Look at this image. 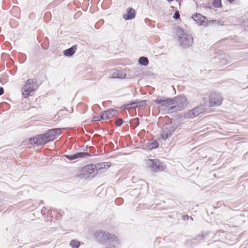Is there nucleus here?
Listing matches in <instances>:
<instances>
[{
  "instance_id": "obj_1",
  "label": "nucleus",
  "mask_w": 248,
  "mask_h": 248,
  "mask_svg": "<svg viewBox=\"0 0 248 248\" xmlns=\"http://www.w3.org/2000/svg\"><path fill=\"white\" fill-rule=\"evenodd\" d=\"M223 97L218 92H213L208 96L209 105L210 107H216L221 106L223 102Z\"/></svg>"
},
{
  "instance_id": "obj_2",
  "label": "nucleus",
  "mask_w": 248,
  "mask_h": 248,
  "mask_svg": "<svg viewBox=\"0 0 248 248\" xmlns=\"http://www.w3.org/2000/svg\"><path fill=\"white\" fill-rule=\"evenodd\" d=\"M37 88V85L35 82L32 80H28L22 88V95L25 97L31 95Z\"/></svg>"
},
{
  "instance_id": "obj_3",
  "label": "nucleus",
  "mask_w": 248,
  "mask_h": 248,
  "mask_svg": "<svg viewBox=\"0 0 248 248\" xmlns=\"http://www.w3.org/2000/svg\"><path fill=\"white\" fill-rule=\"evenodd\" d=\"M61 130L60 129H53L49 130L46 134L41 136L42 140L45 143L56 139L60 135Z\"/></svg>"
},
{
  "instance_id": "obj_4",
  "label": "nucleus",
  "mask_w": 248,
  "mask_h": 248,
  "mask_svg": "<svg viewBox=\"0 0 248 248\" xmlns=\"http://www.w3.org/2000/svg\"><path fill=\"white\" fill-rule=\"evenodd\" d=\"M179 34L181 36L179 37V42L181 45L190 46L193 44L192 37L188 34L184 32L183 31L180 30L179 31Z\"/></svg>"
},
{
  "instance_id": "obj_5",
  "label": "nucleus",
  "mask_w": 248,
  "mask_h": 248,
  "mask_svg": "<svg viewBox=\"0 0 248 248\" xmlns=\"http://www.w3.org/2000/svg\"><path fill=\"white\" fill-rule=\"evenodd\" d=\"M156 103L159 105V107L161 109H169L172 108L173 102L172 100H161L157 99L155 100Z\"/></svg>"
},
{
  "instance_id": "obj_6",
  "label": "nucleus",
  "mask_w": 248,
  "mask_h": 248,
  "mask_svg": "<svg viewBox=\"0 0 248 248\" xmlns=\"http://www.w3.org/2000/svg\"><path fill=\"white\" fill-rule=\"evenodd\" d=\"M192 18L193 20L199 25L206 26L208 25V23L205 21V17L200 14H194Z\"/></svg>"
},
{
  "instance_id": "obj_7",
  "label": "nucleus",
  "mask_w": 248,
  "mask_h": 248,
  "mask_svg": "<svg viewBox=\"0 0 248 248\" xmlns=\"http://www.w3.org/2000/svg\"><path fill=\"white\" fill-rule=\"evenodd\" d=\"M204 111V108L202 107H197L192 110H189L187 115L188 118H194L198 116L200 114Z\"/></svg>"
},
{
  "instance_id": "obj_8",
  "label": "nucleus",
  "mask_w": 248,
  "mask_h": 248,
  "mask_svg": "<svg viewBox=\"0 0 248 248\" xmlns=\"http://www.w3.org/2000/svg\"><path fill=\"white\" fill-rule=\"evenodd\" d=\"M116 114V111L113 109H110L104 111L101 115L102 120H106L111 118Z\"/></svg>"
},
{
  "instance_id": "obj_9",
  "label": "nucleus",
  "mask_w": 248,
  "mask_h": 248,
  "mask_svg": "<svg viewBox=\"0 0 248 248\" xmlns=\"http://www.w3.org/2000/svg\"><path fill=\"white\" fill-rule=\"evenodd\" d=\"M135 12L134 10L129 8L127 10L126 13L124 15V18L125 20H130L135 17Z\"/></svg>"
},
{
  "instance_id": "obj_10",
  "label": "nucleus",
  "mask_w": 248,
  "mask_h": 248,
  "mask_svg": "<svg viewBox=\"0 0 248 248\" xmlns=\"http://www.w3.org/2000/svg\"><path fill=\"white\" fill-rule=\"evenodd\" d=\"M82 171L84 175L92 174L94 172V167L93 165H88L83 169Z\"/></svg>"
},
{
  "instance_id": "obj_11",
  "label": "nucleus",
  "mask_w": 248,
  "mask_h": 248,
  "mask_svg": "<svg viewBox=\"0 0 248 248\" xmlns=\"http://www.w3.org/2000/svg\"><path fill=\"white\" fill-rule=\"evenodd\" d=\"M145 105V102L144 101H141L138 102L137 103H132L130 104H127L124 106V108H128L132 107V106L133 105L134 107H142Z\"/></svg>"
},
{
  "instance_id": "obj_12",
  "label": "nucleus",
  "mask_w": 248,
  "mask_h": 248,
  "mask_svg": "<svg viewBox=\"0 0 248 248\" xmlns=\"http://www.w3.org/2000/svg\"><path fill=\"white\" fill-rule=\"evenodd\" d=\"M230 62H231L229 58L228 57H225L219 61L218 64L220 66L223 67L230 64Z\"/></svg>"
},
{
  "instance_id": "obj_13",
  "label": "nucleus",
  "mask_w": 248,
  "mask_h": 248,
  "mask_svg": "<svg viewBox=\"0 0 248 248\" xmlns=\"http://www.w3.org/2000/svg\"><path fill=\"white\" fill-rule=\"evenodd\" d=\"M76 51V47L72 46L63 51V54L65 56L67 57L71 56L73 55Z\"/></svg>"
},
{
  "instance_id": "obj_14",
  "label": "nucleus",
  "mask_w": 248,
  "mask_h": 248,
  "mask_svg": "<svg viewBox=\"0 0 248 248\" xmlns=\"http://www.w3.org/2000/svg\"><path fill=\"white\" fill-rule=\"evenodd\" d=\"M85 155L89 156V154L87 153H78L71 156H69L68 157L70 160H73L77 158L83 157Z\"/></svg>"
},
{
  "instance_id": "obj_15",
  "label": "nucleus",
  "mask_w": 248,
  "mask_h": 248,
  "mask_svg": "<svg viewBox=\"0 0 248 248\" xmlns=\"http://www.w3.org/2000/svg\"><path fill=\"white\" fill-rule=\"evenodd\" d=\"M139 62L140 65L146 66L148 64V61L146 57H142L139 59Z\"/></svg>"
},
{
  "instance_id": "obj_16",
  "label": "nucleus",
  "mask_w": 248,
  "mask_h": 248,
  "mask_svg": "<svg viewBox=\"0 0 248 248\" xmlns=\"http://www.w3.org/2000/svg\"><path fill=\"white\" fill-rule=\"evenodd\" d=\"M70 246L72 248H78L80 245V243L77 240H72L70 243Z\"/></svg>"
},
{
  "instance_id": "obj_17",
  "label": "nucleus",
  "mask_w": 248,
  "mask_h": 248,
  "mask_svg": "<svg viewBox=\"0 0 248 248\" xmlns=\"http://www.w3.org/2000/svg\"><path fill=\"white\" fill-rule=\"evenodd\" d=\"M214 5L216 7H220L221 6V0H214Z\"/></svg>"
},
{
  "instance_id": "obj_18",
  "label": "nucleus",
  "mask_w": 248,
  "mask_h": 248,
  "mask_svg": "<svg viewBox=\"0 0 248 248\" xmlns=\"http://www.w3.org/2000/svg\"><path fill=\"white\" fill-rule=\"evenodd\" d=\"M102 120L101 118V116H98L95 117H93L92 119L93 122H97L100 121V120Z\"/></svg>"
},
{
  "instance_id": "obj_19",
  "label": "nucleus",
  "mask_w": 248,
  "mask_h": 248,
  "mask_svg": "<svg viewBox=\"0 0 248 248\" xmlns=\"http://www.w3.org/2000/svg\"><path fill=\"white\" fill-rule=\"evenodd\" d=\"M158 146V144L156 142H154L150 144V148H155Z\"/></svg>"
},
{
  "instance_id": "obj_20",
  "label": "nucleus",
  "mask_w": 248,
  "mask_h": 248,
  "mask_svg": "<svg viewBox=\"0 0 248 248\" xmlns=\"http://www.w3.org/2000/svg\"><path fill=\"white\" fill-rule=\"evenodd\" d=\"M123 120L121 119H119L116 122V124L118 126H120V125H122V124H123Z\"/></svg>"
},
{
  "instance_id": "obj_21",
  "label": "nucleus",
  "mask_w": 248,
  "mask_h": 248,
  "mask_svg": "<svg viewBox=\"0 0 248 248\" xmlns=\"http://www.w3.org/2000/svg\"><path fill=\"white\" fill-rule=\"evenodd\" d=\"M182 102H183V105L182 106H179V108H183L186 105V101L184 98L182 99Z\"/></svg>"
},
{
  "instance_id": "obj_22",
  "label": "nucleus",
  "mask_w": 248,
  "mask_h": 248,
  "mask_svg": "<svg viewBox=\"0 0 248 248\" xmlns=\"http://www.w3.org/2000/svg\"><path fill=\"white\" fill-rule=\"evenodd\" d=\"M180 17L179 13L177 12H176L174 15L173 16V18L174 19H178Z\"/></svg>"
},
{
  "instance_id": "obj_23",
  "label": "nucleus",
  "mask_w": 248,
  "mask_h": 248,
  "mask_svg": "<svg viewBox=\"0 0 248 248\" xmlns=\"http://www.w3.org/2000/svg\"><path fill=\"white\" fill-rule=\"evenodd\" d=\"M3 93V89L2 87H0V95Z\"/></svg>"
},
{
  "instance_id": "obj_24",
  "label": "nucleus",
  "mask_w": 248,
  "mask_h": 248,
  "mask_svg": "<svg viewBox=\"0 0 248 248\" xmlns=\"http://www.w3.org/2000/svg\"><path fill=\"white\" fill-rule=\"evenodd\" d=\"M154 162H153V160H149L148 161V164H153Z\"/></svg>"
},
{
  "instance_id": "obj_25",
  "label": "nucleus",
  "mask_w": 248,
  "mask_h": 248,
  "mask_svg": "<svg viewBox=\"0 0 248 248\" xmlns=\"http://www.w3.org/2000/svg\"><path fill=\"white\" fill-rule=\"evenodd\" d=\"M230 3H233L235 0H228Z\"/></svg>"
},
{
  "instance_id": "obj_26",
  "label": "nucleus",
  "mask_w": 248,
  "mask_h": 248,
  "mask_svg": "<svg viewBox=\"0 0 248 248\" xmlns=\"http://www.w3.org/2000/svg\"><path fill=\"white\" fill-rule=\"evenodd\" d=\"M167 137H168L167 136H162V138L164 139H167Z\"/></svg>"
}]
</instances>
